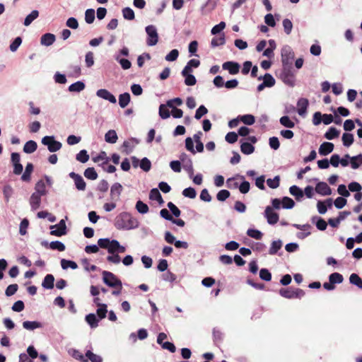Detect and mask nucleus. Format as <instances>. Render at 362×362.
<instances>
[{
  "label": "nucleus",
  "mask_w": 362,
  "mask_h": 362,
  "mask_svg": "<svg viewBox=\"0 0 362 362\" xmlns=\"http://www.w3.org/2000/svg\"><path fill=\"white\" fill-rule=\"evenodd\" d=\"M258 80H263V83L267 88H272L275 85V78L270 74H265L264 76L258 77Z\"/></svg>",
  "instance_id": "412c9836"
},
{
  "label": "nucleus",
  "mask_w": 362,
  "mask_h": 362,
  "mask_svg": "<svg viewBox=\"0 0 362 362\" xmlns=\"http://www.w3.org/2000/svg\"><path fill=\"white\" fill-rule=\"evenodd\" d=\"M279 294L286 298H301L305 296V291L300 288H293L291 287L287 288H281Z\"/></svg>",
  "instance_id": "0eeeda50"
},
{
  "label": "nucleus",
  "mask_w": 362,
  "mask_h": 362,
  "mask_svg": "<svg viewBox=\"0 0 362 362\" xmlns=\"http://www.w3.org/2000/svg\"><path fill=\"white\" fill-rule=\"evenodd\" d=\"M50 234L60 237L64 235L67 233L66 226L64 219H62L57 224L50 226Z\"/></svg>",
  "instance_id": "9d476101"
},
{
  "label": "nucleus",
  "mask_w": 362,
  "mask_h": 362,
  "mask_svg": "<svg viewBox=\"0 0 362 362\" xmlns=\"http://www.w3.org/2000/svg\"><path fill=\"white\" fill-rule=\"evenodd\" d=\"M280 124L286 128H293L295 123L289 118L288 116H283L279 119Z\"/></svg>",
  "instance_id": "6e6d98bb"
},
{
  "label": "nucleus",
  "mask_w": 362,
  "mask_h": 362,
  "mask_svg": "<svg viewBox=\"0 0 362 362\" xmlns=\"http://www.w3.org/2000/svg\"><path fill=\"white\" fill-rule=\"evenodd\" d=\"M289 192L295 197L297 201H300L304 196L303 191L297 185H292L289 188Z\"/></svg>",
  "instance_id": "b1692460"
},
{
  "label": "nucleus",
  "mask_w": 362,
  "mask_h": 362,
  "mask_svg": "<svg viewBox=\"0 0 362 362\" xmlns=\"http://www.w3.org/2000/svg\"><path fill=\"white\" fill-rule=\"evenodd\" d=\"M222 68L224 70L228 71L230 74L235 75L239 72L240 66L238 62L230 61L224 62L222 65Z\"/></svg>",
  "instance_id": "4468645a"
},
{
  "label": "nucleus",
  "mask_w": 362,
  "mask_h": 362,
  "mask_svg": "<svg viewBox=\"0 0 362 362\" xmlns=\"http://www.w3.org/2000/svg\"><path fill=\"white\" fill-rule=\"evenodd\" d=\"M309 105L308 100L301 98L297 102L298 110L297 112L300 116H305L307 112V109Z\"/></svg>",
  "instance_id": "f3484780"
},
{
  "label": "nucleus",
  "mask_w": 362,
  "mask_h": 362,
  "mask_svg": "<svg viewBox=\"0 0 362 362\" xmlns=\"http://www.w3.org/2000/svg\"><path fill=\"white\" fill-rule=\"evenodd\" d=\"M350 284L356 286L358 288H362V279L356 274H351L349 276Z\"/></svg>",
  "instance_id": "49530a36"
},
{
  "label": "nucleus",
  "mask_w": 362,
  "mask_h": 362,
  "mask_svg": "<svg viewBox=\"0 0 362 362\" xmlns=\"http://www.w3.org/2000/svg\"><path fill=\"white\" fill-rule=\"evenodd\" d=\"M42 197L34 192L31 194L29 202L32 211H36L40 207Z\"/></svg>",
  "instance_id": "a211bd4d"
},
{
  "label": "nucleus",
  "mask_w": 362,
  "mask_h": 362,
  "mask_svg": "<svg viewBox=\"0 0 362 362\" xmlns=\"http://www.w3.org/2000/svg\"><path fill=\"white\" fill-rule=\"evenodd\" d=\"M130 94L124 93L119 95V105L122 108L126 107L130 102Z\"/></svg>",
  "instance_id": "f704fd0d"
},
{
  "label": "nucleus",
  "mask_w": 362,
  "mask_h": 362,
  "mask_svg": "<svg viewBox=\"0 0 362 362\" xmlns=\"http://www.w3.org/2000/svg\"><path fill=\"white\" fill-rule=\"evenodd\" d=\"M178 157L179 159L181 160L182 168L188 173L189 178H192L194 175V168L192 159L185 153H180Z\"/></svg>",
  "instance_id": "1a4fd4ad"
},
{
  "label": "nucleus",
  "mask_w": 362,
  "mask_h": 362,
  "mask_svg": "<svg viewBox=\"0 0 362 362\" xmlns=\"http://www.w3.org/2000/svg\"><path fill=\"white\" fill-rule=\"evenodd\" d=\"M41 142L47 147L48 151L51 153L60 150L62 146V143L55 140L54 136H45L42 139Z\"/></svg>",
  "instance_id": "6e6552de"
},
{
  "label": "nucleus",
  "mask_w": 362,
  "mask_h": 362,
  "mask_svg": "<svg viewBox=\"0 0 362 362\" xmlns=\"http://www.w3.org/2000/svg\"><path fill=\"white\" fill-rule=\"evenodd\" d=\"M95 20V10L88 8L85 12V21L88 24L92 23Z\"/></svg>",
  "instance_id": "680f3d73"
},
{
  "label": "nucleus",
  "mask_w": 362,
  "mask_h": 362,
  "mask_svg": "<svg viewBox=\"0 0 362 362\" xmlns=\"http://www.w3.org/2000/svg\"><path fill=\"white\" fill-rule=\"evenodd\" d=\"M33 170V165L31 163H28L26 166L24 173L21 176V180L24 182H28L30 180V175Z\"/></svg>",
  "instance_id": "4c0bfd02"
},
{
  "label": "nucleus",
  "mask_w": 362,
  "mask_h": 362,
  "mask_svg": "<svg viewBox=\"0 0 362 362\" xmlns=\"http://www.w3.org/2000/svg\"><path fill=\"white\" fill-rule=\"evenodd\" d=\"M98 245L100 248L107 250L108 253L117 252L119 254L126 251V247L120 245L119 242L115 239L100 238Z\"/></svg>",
  "instance_id": "f03ea898"
},
{
  "label": "nucleus",
  "mask_w": 362,
  "mask_h": 362,
  "mask_svg": "<svg viewBox=\"0 0 362 362\" xmlns=\"http://www.w3.org/2000/svg\"><path fill=\"white\" fill-rule=\"evenodd\" d=\"M334 148L332 143L325 141L320 145L318 151L321 156H327L333 151Z\"/></svg>",
  "instance_id": "6ab92c4d"
},
{
  "label": "nucleus",
  "mask_w": 362,
  "mask_h": 362,
  "mask_svg": "<svg viewBox=\"0 0 362 362\" xmlns=\"http://www.w3.org/2000/svg\"><path fill=\"white\" fill-rule=\"evenodd\" d=\"M109 255L107 256V261L110 263H112L115 264H118L121 262V257L118 253H108Z\"/></svg>",
  "instance_id": "bf43d9fd"
},
{
  "label": "nucleus",
  "mask_w": 362,
  "mask_h": 362,
  "mask_svg": "<svg viewBox=\"0 0 362 362\" xmlns=\"http://www.w3.org/2000/svg\"><path fill=\"white\" fill-rule=\"evenodd\" d=\"M167 103L165 104H160L158 109V114L161 119H166L170 117V112L168 110Z\"/></svg>",
  "instance_id": "2f4dec72"
},
{
  "label": "nucleus",
  "mask_w": 362,
  "mask_h": 362,
  "mask_svg": "<svg viewBox=\"0 0 362 362\" xmlns=\"http://www.w3.org/2000/svg\"><path fill=\"white\" fill-rule=\"evenodd\" d=\"M282 66H292L295 54L289 45H284L281 50Z\"/></svg>",
  "instance_id": "39448f33"
},
{
  "label": "nucleus",
  "mask_w": 362,
  "mask_h": 362,
  "mask_svg": "<svg viewBox=\"0 0 362 362\" xmlns=\"http://www.w3.org/2000/svg\"><path fill=\"white\" fill-rule=\"evenodd\" d=\"M343 280V276L338 272L332 273L329 276V281H331V283H332L334 285L336 284H339L342 283Z\"/></svg>",
  "instance_id": "3c124183"
},
{
  "label": "nucleus",
  "mask_w": 362,
  "mask_h": 362,
  "mask_svg": "<svg viewBox=\"0 0 362 362\" xmlns=\"http://www.w3.org/2000/svg\"><path fill=\"white\" fill-rule=\"evenodd\" d=\"M139 167L145 172H148L151 168V163L147 158H143L139 164Z\"/></svg>",
  "instance_id": "69168bd1"
},
{
  "label": "nucleus",
  "mask_w": 362,
  "mask_h": 362,
  "mask_svg": "<svg viewBox=\"0 0 362 362\" xmlns=\"http://www.w3.org/2000/svg\"><path fill=\"white\" fill-rule=\"evenodd\" d=\"M39 16V11L33 10L29 13L25 18L23 25L25 26H29L37 17Z\"/></svg>",
  "instance_id": "c9c22d12"
},
{
  "label": "nucleus",
  "mask_w": 362,
  "mask_h": 362,
  "mask_svg": "<svg viewBox=\"0 0 362 362\" xmlns=\"http://www.w3.org/2000/svg\"><path fill=\"white\" fill-rule=\"evenodd\" d=\"M34 193L41 196H45L47 194V191L46 189L45 182L42 180H39L35 184Z\"/></svg>",
  "instance_id": "cd10ccee"
},
{
  "label": "nucleus",
  "mask_w": 362,
  "mask_h": 362,
  "mask_svg": "<svg viewBox=\"0 0 362 362\" xmlns=\"http://www.w3.org/2000/svg\"><path fill=\"white\" fill-rule=\"evenodd\" d=\"M351 166L353 169H357L362 164V154L350 158Z\"/></svg>",
  "instance_id": "37998d69"
},
{
  "label": "nucleus",
  "mask_w": 362,
  "mask_h": 362,
  "mask_svg": "<svg viewBox=\"0 0 362 362\" xmlns=\"http://www.w3.org/2000/svg\"><path fill=\"white\" fill-rule=\"evenodd\" d=\"M317 220L316 221V227L320 230H325L327 227V222L321 217L314 216L312 218L313 222L315 221V220Z\"/></svg>",
  "instance_id": "8fccbe9b"
},
{
  "label": "nucleus",
  "mask_w": 362,
  "mask_h": 362,
  "mask_svg": "<svg viewBox=\"0 0 362 362\" xmlns=\"http://www.w3.org/2000/svg\"><path fill=\"white\" fill-rule=\"evenodd\" d=\"M282 245L283 243L281 240H274L272 243L271 247L269 250V254L271 255H276L277 252L281 248Z\"/></svg>",
  "instance_id": "e433bc0d"
},
{
  "label": "nucleus",
  "mask_w": 362,
  "mask_h": 362,
  "mask_svg": "<svg viewBox=\"0 0 362 362\" xmlns=\"http://www.w3.org/2000/svg\"><path fill=\"white\" fill-rule=\"evenodd\" d=\"M54 277L52 274H47L42 282V286L45 289H52L54 288Z\"/></svg>",
  "instance_id": "5701e85b"
},
{
  "label": "nucleus",
  "mask_w": 362,
  "mask_h": 362,
  "mask_svg": "<svg viewBox=\"0 0 362 362\" xmlns=\"http://www.w3.org/2000/svg\"><path fill=\"white\" fill-rule=\"evenodd\" d=\"M279 78L286 85L290 87H293L296 84V76L292 70V66H282Z\"/></svg>",
  "instance_id": "7ed1b4c3"
},
{
  "label": "nucleus",
  "mask_w": 362,
  "mask_h": 362,
  "mask_svg": "<svg viewBox=\"0 0 362 362\" xmlns=\"http://www.w3.org/2000/svg\"><path fill=\"white\" fill-rule=\"evenodd\" d=\"M86 322L88 324L91 329H95L98 326L99 319L97 318L95 314L89 313L85 317Z\"/></svg>",
  "instance_id": "4be33fe9"
},
{
  "label": "nucleus",
  "mask_w": 362,
  "mask_h": 362,
  "mask_svg": "<svg viewBox=\"0 0 362 362\" xmlns=\"http://www.w3.org/2000/svg\"><path fill=\"white\" fill-rule=\"evenodd\" d=\"M295 206L294 201L288 197H284L282 198V208L286 209H291L293 208Z\"/></svg>",
  "instance_id": "052dcab7"
},
{
  "label": "nucleus",
  "mask_w": 362,
  "mask_h": 362,
  "mask_svg": "<svg viewBox=\"0 0 362 362\" xmlns=\"http://www.w3.org/2000/svg\"><path fill=\"white\" fill-rule=\"evenodd\" d=\"M267 184L270 188L276 189L280 184V177L279 175H276L273 179H267Z\"/></svg>",
  "instance_id": "e2e57ef3"
},
{
  "label": "nucleus",
  "mask_w": 362,
  "mask_h": 362,
  "mask_svg": "<svg viewBox=\"0 0 362 362\" xmlns=\"http://www.w3.org/2000/svg\"><path fill=\"white\" fill-rule=\"evenodd\" d=\"M339 135V131L337 130L335 127H331L329 128V129L326 132L324 136L327 140H332L337 137H338Z\"/></svg>",
  "instance_id": "a19ab883"
},
{
  "label": "nucleus",
  "mask_w": 362,
  "mask_h": 362,
  "mask_svg": "<svg viewBox=\"0 0 362 362\" xmlns=\"http://www.w3.org/2000/svg\"><path fill=\"white\" fill-rule=\"evenodd\" d=\"M114 59L120 64L121 67L124 69H129L132 66V62L127 59L119 57V55H114Z\"/></svg>",
  "instance_id": "ea45409f"
},
{
  "label": "nucleus",
  "mask_w": 362,
  "mask_h": 362,
  "mask_svg": "<svg viewBox=\"0 0 362 362\" xmlns=\"http://www.w3.org/2000/svg\"><path fill=\"white\" fill-rule=\"evenodd\" d=\"M149 199L157 201L160 205L164 203L162 196L157 188H153L150 191Z\"/></svg>",
  "instance_id": "c756f323"
},
{
  "label": "nucleus",
  "mask_w": 362,
  "mask_h": 362,
  "mask_svg": "<svg viewBox=\"0 0 362 362\" xmlns=\"http://www.w3.org/2000/svg\"><path fill=\"white\" fill-rule=\"evenodd\" d=\"M235 177H239L243 180L242 183L239 185V190L242 194H246L250 191V185L249 182L245 180V177L243 175H237Z\"/></svg>",
  "instance_id": "473e14b6"
},
{
  "label": "nucleus",
  "mask_w": 362,
  "mask_h": 362,
  "mask_svg": "<svg viewBox=\"0 0 362 362\" xmlns=\"http://www.w3.org/2000/svg\"><path fill=\"white\" fill-rule=\"evenodd\" d=\"M122 16H123L124 18L126 20L132 21L135 18V14H134V11L129 7L124 8L122 9Z\"/></svg>",
  "instance_id": "5fc2aeb1"
},
{
  "label": "nucleus",
  "mask_w": 362,
  "mask_h": 362,
  "mask_svg": "<svg viewBox=\"0 0 362 362\" xmlns=\"http://www.w3.org/2000/svg\"><path fill=\"white\" fill-rule=\"evenodd\" d=\"M84 176L91 180H95L98 178V173L94 168L90 167L85 170Z\"/></svg>",
  "instance_id": "de8ad7c7"
},
{
  "label": "nucleus",
  "mask_w": 362,
  "mask_h": 362,
  "mask_svg": "<svg viewBox=\"0 0 362 362\" xmlns=\"http://www.w3.org/2000/svg\"><path fill=\"white\" fill-rule=\"evenodd\" d=\"M264 216L270 225H274L279 221V214L270 206L265 208Z\"/></svg>",
  "instance_id": "9b49d317"
},
{
  "label": "nucleus",
  "mask_w": 362,
  "mask_h": 362,
  "mask_svg": "<svg viewBox=\"0 0 362 362\" xmlns=\"http://www.w3.org/2000/svg\"><path fill=\"white\" fill-rule=\"evenodd\" d=\"M96 95L100 98L109 101L111 103H116L117 100L115 95L107 89H99L96 91Z\"/></svg>",
  "instance_id": "ddd939ff"
},
{
  "label": "nucleus",
  "mask_w": 362,
  "mask_h": 362,
  "mask_svg": "<svg viewBox=\"0 0 362 362\" xmlns=\"http://www.w3.org/2000/svg\"><path fill=\"white\" fill-rule=\"evenodd\" d=\"M69 177L74 180L75 186L78 190H85L86 184L81 175L71 172L69 173Z\"/></svg>",
  "instance_id": "f8f14e48"
},
{
  "label": "nucleus",
  "mask_w": 362,
  "mask_h": 362,
  "mask_svg": "<svg viewBox=\"0 0 362 362\" xmlns=\"http://www.w3.org/2000/svg\"><path fill=\"white\" fill-rule=\"evenodd\" d=\"M86 357L88 361L90 360L91 362H103V358L100 356L93 353L90 350L86 352Z\"/></svg>",
  "instance_id": "4d7b16f0"
},
{
  "label": "nucleus",
  "mask_w": 362,
  "mask_h": 362,
  "mask_svg": "<svg viewBox=\"0 0 362 362\" xmlns=\"http://www.w3.org/2000/svg\"><path fill=\"white\" fill-rule=\"evenodd\" d=\"M122 191V186L121 184L116 182L113 184L110 188V197L112 200L118 201Z\"/></svg>",
  "instance_id": "dca6fc26"
},
{
  "label": "nucleus",
  "mask_w": 362,
  "mask_h": 362,
  "mask_svg": "<svg viewBox=\"0 0 362 362\" xmlns=\"http://www.w3.org/2000/svg\"><path fill=\"white\" fill-rule=\"evenodd\" d=\"M225 43H226L225 35L223 33H222L221 35L212 38L211 42V46L212 47H216L220 45H223Z\"/></svg>",
  "instance_id": "58836bf2"
},
{
  "label": "nucleus",
  "mask_w": 362,
  "mask_h": 362,
  "mask_svg": "<svg viewBox=\"0 0 362 362\" xmlns=\"http://www.w3.org/2000/svg\"><path fill=\"white\" fill-rule=\"evenodd\" d=\"M56 40V37L54 34L52 33H45L42 35L40 38V43L44 46H50L52 45Z\"/></svg>",
  "instance_id": "aec40b11"
},
{
  "label": "nucleus",
  "mask_w": 362,
  "mask_h": 362,
  "mask_svg": "<svg viewBox=\"0 0 362 362\" xmlns=\"http://www.w3.org/2000/svg\"><path fill=\"white\" fill-rule=\"evenodd\" d=\"M239 117L240 121L247 125H252L255 122V118L252 115L247 114L240 115Z\"/></svg>",
  "instance_id": "13d9d810"
},
{
  "label": "nucleus",
  "mask_w": 362,
  "mask_h": 362,
  "mask_svg": "<svg viewBox=\"0 0 362 362\" xmlns=\"http://www.w3.org/2000/svg\"><path fill=\"white\" fill-rule=\"evenodd\" d=\"M162 279L165 281L173 283L177 279V276L170 271H167L162 274Z\"/></svg>",
  "instance_id": "338daca9"
},
{
  "label": "nucleus",
  "mask_w": 362,
  "mask_h": 362,
  "mask_svg": "<svg viewBox=\"0 0 362 362\" xmlns=\"http://www.w3.org/2000/svg\"><path fill=\"white\" fill-rule=\"evenodd\" d=\"M37 144L33 140L27 141L23 146V151L25 153L30 154L37 150Z\"/></svg>",
  "instance_id": "c85d7f7f"
},
{
  "label": "nucleus",
  "mask_w": 362,
  "mask_h": 362,
  "mask_svg": "<svg viewBox=\"0 0 362 362\" xmlns=\"http://www.w3.org/2000/svg\"><path fill=\"white\" fill-rule=\"evenodd\" d=\"M49 247L52 250H58L59 252H63L66 249L64 244L58 240L52 241L49 244Z\"/></svg>",
  "instance_id": "603ef678"
},
{
  "label": "nucleus",
  "mask_w": 362,
  "mask_h": 362,
  "mask_svg": "<svg viewBox=\"0 0 362 362\" xmlns=\"http://www.w3.org/2000/svg\"><path fill=\"white\" fill-rule=\"evenodd\" d=\"M61 267L63 269H67L68 268L76 269L78 268V265L75 262L65 259L61 260Z\"/></svg>",
  "instance_id": "09e8293b"
},
{
  "label": "nucleus",
  "mask_w": 362,
  "mask_h": 362,
  "mask_svg": "<svg viewBox=\"0 0 362 362\" xmlns=\"http://www.w3.org/2000/svg\"><path fill=\"white\" fill-rule=\"evenodd\" d=\"M90 156L86 150H81L76 156V159L78 162L85 163L88 161Z\"/></svg>",
  "instance_id": "79ce46f5"
},
{
  "label": "nucleus",
  "mask_w": 362,
  "mask_h": 362,
  "mask_svg": "<svg viewBox=\"0 0 362 362\" xmlns=\"http://www.w3.org/2000/svg\"><path fill=\"white\" fill-rule=\"evenodd\" d=\"M135 208L141 214H147L149 210L148 205L141 200L136 202Z\"/></svg>",
  "instance_id": "c03bdc74"
},
{
  "label": "nucleus",
  "mask_w": 362,
  "mask_h": 362,
  "mask_svg": "<svg viewBox=\"0 0 362 362\" xmlns=\"http://www.w3.org/2000/svg\"><path fill=\"white\" fill-rule=\"evenodd\" d=\"M139 140L135 138H132L129 141H124L122 146L126 148L127 154L130 153L133 151L135 146L139 144Z\"/></svg>",
  "instance_id": "bb28decb"
},
{
  "label": "nucleus",
  "mask_w": 362,
  "mask_h": 362,
  "mask_svg": "<svg viewBox=\"0 0 362 362\" xmlns=\"http://www.w3.org/2000/svg\"><path fill=\"white\" fill-rule=\"evenodd\" d=\"M315 191L322 196H328L332 194V189L325 182H319L315 186Z\"/></svg>",
  "instance_id": "2eb2a0df"
},
{
  "label": "nucleus",
  "mask_w": 362,
  "mask_h": 362,
  "mask_svg": "<svg viewBox=\"0 0 362 362\" xmlns=\"http://www.w3.org/2000/svg\"><path fill=\"white\" fill-rule=\"evenodd\" d=\"M85 87H86V85L83 81H78L71 84L68 88V90L69 92H73V93H80L81 91H82L85 89Z\"/></svg>",
  "instance_id": "a878e982"
},
{
  "label": "nucleus",
  "mask_w": 362,
  "mask_h": 362,
  "mask_svg": "<svg viewBox=\"0 0 362 362\" xmlns=\"http://www.w3.org/2000/svg\"><path fill=\"white\" fill-rule=\"evenodd\" d=\"M145 31L147 35L146 45L150 47L155 46L159 39L156 27L153 25H147L145 28Z\"/></svg>",
  "instance_id": "423d86ee"
},
{
  "label": "nucleus",
  "mask_w": 362,
  "mask_h": 362,
  "mask_svg": "<svg viewBox=\"0 0 362 362\" xmlns=\"http://www.w3.org/2000/svg\"><path fill=\"white\" fill-rule=\"evenodd\" d=\"M117 139V132L114 129L108 130L105 134V141L108 144H115Z\"/></svg>",
  "instance_id": "393cba45"
},
{
  "label": "nucleus",
  "mask_w": 362,
  "mask_h": 362,
  "mask_svg": "<svg viewBox=\"0 0 362 362\" xmlns=\"http://www.w3.org/2000/svg\"><path fill=\"white\" fill-rule=\"evenodd\" d=\"M240 151L245 155H250L255 151V146L249 142H242L240 145Z\"/></svg>",
  "instance_id": "72a5a7b5"
},
{
  "label": "nucleus",
  "mask_w": 362,
  "mask_h": 362,
  "mask_svg": "<svg viewBox=\"0 0 362 362\" xmlns=\"http://www.w3.org/2000/svg\"><path fill=\"white\" fill-rule=\"evenodd\" d=\"M247 235L256 240H260L262 238V232L257 229H248L247 231Z\"/></svg>",
  "instance_id": "774afa93"
},
{
  "label": "nucleus",
  "mask_w": 362,
  "mask_h": 362,
  "mask_svg": "<svg viewBox=\"0 0 362 362\" xmlns=\"http://www.w3.org/2000/svg\"><path fill=\"white\" fill-rule=\"evenodd\" d=\"M114 225L117 230H130L137 228L139 222L131 214L122 212L116 216Z\"/></svg>",
  "instance_id": "f257e3e1"
},
{
  "label": "nucleus",
  "mask_w": 362,
  "mask_h": 362,
  "mask_svg": "<svg viewBox=\"0 0 362 362\" xmlns=\"http://www.w3.org/2000/svg\"><path fill=\"white\" fill-rule=\"evenodd\" d=\"M69 353L73 358L79 361L80 362H88L86 356H84L83 354L78 350L72 349Z\"/></svg>",
  "instance_id": "864d4df0"
},
{
  "label": "nucleus",
  "mask_w": 362,
  "mask_h": 362,
  "mask_svg": "<svg viewBox=\"0 0 362 362\" xmlns=\"http://www.w3.org/2000/svg\"><path fill=\"white\" fill-rule=\"evenodd\" d=\"M103 282L110 288H122V281L113 273L108 271H103Z\"/></svg>",
  "instance_id": "20e7f679"
},
{
  "label": "nucleus",
  "mask_w": 362,
  "mask_h": 362,
  "mask_svg": "<svg viewBox=\"0 0 362 362\" xmlns=\"http://www.w3.org/2000/svg\"><path fill=\"white\" fill-rule=\"evenodd\" d=\"M182 193L184 197L189 199H194L197 196V192L195 189L192 187L185 188Z\"/></svg>",
  "instance_id": "0e129e2a"
},
{
  "label": "nucleus",
  "mask_w": 362,
  "mask_h": 362,
  "mask_svg": "<svg viewBox=\"0 0 362 362\" xmlns=\"http://www.w3.org/2000/svg\"><path fill=\"white\" fill-rule=\"evenodd\" d=\"M23 327L27 330H34L37 328H41L42 325L41 322L37 321H24L23 322Z\"/></svg>",
  "instance_id": "7c9ffc66"
},
{
  "label": "nucleus",
  "mask_w": 362,
  "mask_h": 362,
  "mask_svg": "<svg viewBox=\"0 0 362 362\" xmlns=\"http://www.w3.org/2000/svg\"><path fill=\"white\" fill-rule=\"evenodd\" d=\"M343 145L349 147L354 141V135L350 133H344L341 137Z\"/></svg>",
  "instance_id": "a18cd8bd"
}]
</instances>
